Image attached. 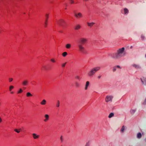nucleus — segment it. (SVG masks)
<instances>
[{
    "label": "nucleus",
    "mask_w": 146,
    "mask_h": 146,
    "mask_svg": "<svg viewBox=\"0 0 146 146\" xmlns=\"http://www.w3.org/2000/svg\"><path fill=\"white\" fill-rule=\"evenodd\" d=\"M21 130V129H19V130H18L17 129H15L14 130L15 131L19 133H20V130Z\"/></svg>",
    "instance_id": "29"
},
{
    "label": "nucleus",
    "mask_w": 146,
    "mask_h": 146,
    "mask_svg": "<svg viewBox=\"0 0 146 146\" xmlns=\"http://www.w3.org/2000/svg\"><path fill=\"white\" fill-rule=\"evenodd\" d=\"M61 146H62V145H61Z\"/></svg>",
    "instance_id": "48"
},
{
    "label": "nucleus",
    "mask_w": 146,
    "mask_h": 146,
    "mask_svg": "<svg viewBox=\"0 0 146 146\" xmlns=\"http://www.w3.org/2000/svg\"><path fill=\"white\" fill-rule=\"evenodd\" d=\"M45 119L44 120V121L46 122L48 121L49 118V115L48 114H45L44 116Z\"/></svg>",
    "instance_id": "11"
},
{
    "label": "nucleus",
    "mask_w": 146,
    "mask_h": 146,
    "mask_svg": "<svg viewBox=\"0 0 146 146\" xmlns=\"http://www.w3.org/2000/svg\"><path fill=\"white\" fill-rule=\"evenodd\" d=\"M60 106V102L59 100H58L57 101V103L56 104V106L57 107H58Z\"/></svg>",
    "instance_id": "28"
},
{
    "label": "nucleus",
    "mask_w": 146,
    "mask_h": 146,
    "mask_svg": "<svg viewBox=\"0 0 146 146\" xmlns=\"http://www.w3.org/2000/svg\"><path fill=\"white\" fill-rule=\"evenodd\" d=\"M87 40L85 38H80V41L78 43H80L82 45L86 43Z\"/></svg>",
    "instance_id": "6"
},
{
    "label": "nucleus",
    "mask_w": 146,
    "mask_h": 146,
    "mask_svg": "<svg viewBox=\"0 0 146 146\" xmlns=\"http://www.w3.org/2000/svg\"><path fill=\"white\" fill-rule=\"evenodd\" d=\"M70 3L71 4H73L74 3V1L73 0H69Z\"/></svg>",
    "instance_id": "39"
},
{
    "label": "nucleus",
    "mask_w": 146,
    "mask_h": 146,
    "mask_svg": "<svg viewBox=\"0 0 146 146\" xmlns=\"http://www.w3.org/2000/svg\"><path fill=\"white\" fill-rule=\"evenodd\" d=\"M2 121V119L0 117V123H1Z\"/></svg>",
    "instance_id": "44"
},
{
    "label": "nucleus",
    "mask_w": 146,
    "mask_h": 146,
    "mask_svg": "<svg viewBox=\"0 0 146 146\" xmlns=\"http://www.w3.org/2000/svg\"><path fill=\"white\" fill-rule=\"evenodd\" d=\"M141 134L140 133H139L137 135V137L138 138H140L141 137Z\"/></svg>",
    "instance_id": "23"
},
{
    "label": "nucleus",
    "mask_w": 146,
    "mask_h": 146,
    "mask_svg": "<svg viewBox=\"0 0 146 146\" xmlns=\"http://www.w3.org/2000/svg\"><path fill=\"white\" fill-rule=\"evenodd\" d=\"M23 92V90L22 89L20 88L19 89V90L18 92L17 93L18 94H19L22 93Z\"/></svg>",
    "instance_id": "31"
},
{
    "label": "nucleus",
    "mask_w": 146,
    "mask_h": 146,
    "mask_svg": "<svg viewBox=\"0 0 146 146\" xmlns=\"http://www.w3.org/2000/svg\"><path fill=\"white\" fill-rule=\"evenodd\" d=\"M102 77V75H99L98 77V79H100L101 77Z\"/></svg>",
    "instance_id": "42"
},
{
    "label": "nucleus",
    "mask_w": 146,
    "mask_h": 146,
    "mask_svg": "<svg viewBox=\"0 0 146 146\" xmlns=\"http://www.w3.org/2000/svg\"><path fill=\"white\" fill-rule=\"evenodd\" d=\"M27 96V97L32 96V95L30 92H27L26 94Z\"/></svg>",
    "instance_id": "24"
},
{
    "label": "nucleus",
    "mask_w": 146,
    "mask_h": 146,
    "mask_svg": "<svg viewBox=\"0 0 146 146\" xmlns=\"http://www.w3.org/2000/svg\"><path fill=\"white\" fill-rule=\"evenodd\" d=\"M114 115V114L113 113H111L108 116V117L109 118H111L112 117H113Z\"/></svg>",
    "instance_id": "22"
},
{
    "label": "nucleus",
    "mask_w": 146,
    "mask_h": 146,
    "mask_svg": "<svg viewBox=\"0 0 146 146\" xmlns=\"http://www.w3.org/2000/svg\"><path fill=\"white\" fill-rule=\"evenodd\" d=\"M143 104L144 105H146V98L144 102L143 103Z\"/></svg>",
    "instance_id": "41"
},
{
    "label": "nucleus",
    "mask_w": 146,
    "mask_h": 146,
    "mask_svg": "<svg viewBox=\"0 0 146 146\" xmlns=\"http://www.w3.org/2000/svg\"><path fill=\"white\" fill-rule=\"evenodd\" d=\"M135 111V110H130V112L132 114L134 113Z\"/></svg>",
    "instance_id": "30"
},
{
    "label": "nucleus",
    "mask_w": 146,
    "mask_h": 146,
    "mask_svg": "<svg viewBox=\"0 0 146 146\" xmlns=\"http://www.w3.org/2000/svg\"><path fill=\"white\" fill-rule=\"evenodd\" d=\"M145 57L146 58V54H145Z\"/></svg>",
    "instance_id": "47"
},
{
    "label": "nucleus",
    "mask_w": 146,
    "mask_h": 146,
    "mask_svg": "<svg viewBox=\"0 0 146 146\" xmlns=\"http://www.w3.org/2000/svg\"><path fill=\"white\" fill-rule=\"evenodd\" d=\"M124 14H127L129 12V10L127 8H124Z\"/></svg>",
    "instance_id": "19"
},
{
    "label": "nucleus",
    "mask_w": 146,
    "mask_h": 146,
    "mask_svg": "<svg viewBox=\"0 0 146 146\" xmlns=\"http://www.w3.org/2000/svg\"><path fill=\"white\" fill-rule=\"evenodd\" d=\"M125 129V128L124 126H122L121 129V131L122 132H123L124 131Z\"/></svg>",
    "instance_id": "25"
},
{
    "label": "nucleus",
    "mask_w": 146,
    "mask_h": 146,
    "mask_svg": "<svg viewBox=\"0 0 146 146\" xmlns=\"http://www.w3.org/2000/svg\"><path fill=\"white\" fill-rule=\"evenodd\" d=\"M116 67V68H121L120 66L119 65H117Z\"/></svg>",
    "instance_id": "43"
},
{
    "label": "nucleus",
    "mask_w": 146,
    "mask_h": 146,
    "mask_svg": "<svg viewBox=\"0 0 146 146\" xmlns=\"http://www.w3.org/2000/svg\"><path fill=\"white\" fill-rule=\"evenodd\" d=\"M90 144L89 142H87L86 143L85 146H90Z\"/></svg>",
    "instance_id": "40"
},
{
    "label": "nucleus",
    "mask_w": 146,
    "mask_h": 146,
    "mask_svg": "<svg viewBox=\"0 0 146 146\" xmlns=\"http://www.w3.org/2000/svg\"><path fill=\"white\" fill-rule=\"evenodd\" d=\"M71 45L70 44L68 43L67 44L65 45L66 48V49H69L71 48Z\"/></svg>",
    "instance_id": "16"
},
{
    "label": "nucleus",
    "mask_w": 146,
    "mask_h": 146,
    "mask_svg": "<svg viewBox=\"0 0 146 146\" xmlns=\"http://www.w3.org/2000/svg\"><path fill=\"white\" fill-rule=\"evenodd\" d=\"M11 93L12 94H13V92H11Z\"/></svg>",
    "instance_id": "45"
},
{
    "label": "nucleus",
    "mask_w": 146,
    "mask_h": 146,
    "mask_svg": "<svg viewBox=\"0 0 146 146\" xmlns=\"http://www.w3.org/2000/svg\"><path fill=\"white\" fill-rule=\"evenodd\" d=\"M125 48L123 47L117 50V52L111 55L112 58L115 59H119L121 57L124 56L126 52H124Z\"/></svg>",
    "instance_id": "1"
},
{
    "label": "nucleus",
    "mask_w": 146,
    "mask_h": 146,
    "mask_svg": "<svg viewBox=\"0 0 146 146\" xmlns=\"http://www.w3.org/2000/svg\"><path fill=\"white\" fill-rule=\"evenodd\" d=\"M29 83V82L27 80H24L22 82V84L23 86H27Z\"/></svg>",
    "instance_id": "9"
},
{
    "label": "nucleus",
    "mask_w": 146,
    "mask_h": 146,
    "mask_svg": "<svg viewBox=\"0 0 146 146\" xmlns=\"http://www.w3.org/2000/svg\"><path fill=\"white\" fill-rule=\"evenodd\" d=\"M87 24L88 26L91 27H92L93 25H94L95 24V23L94 22H92L91 23L87 22Z\"/></svg>",
    "instance_id": "17"
},
{
    "label": "nucleus",
    "mask_w": 146,
    "mask_h": 146,
    "mask_svg": "<svg viewBox=\"0 0 146 146\" xmlns=\"http://www.w3.org/2000/svg\"><path fill=\"white\" fill-rule=\"evenodd\" d=\"M74 16L76 18H81L82 17V15L81 13H75Z\"/></svg>",
    "instance_id": "8"
},
{
    "label": "nucleus",
    "mask_w": 146,
    "mask_h": 146,
    "mask_svg": "<svg viewBox=\"0 0 146 146\" xmlns=\"http://www.w3.org/2000/svg\"><path fill=\"white\" fill-rule=\"evenodd\" d=\"M50 61L52 62H53V63H54L55 62H56V61L54 59V58H52V59H51L50 60Z\"/></svg>",
    "instance_id": "33"
},
{
    "label": "nucleus",
    "mask_w": 146,
    "mask_h": 146,
    "mask_svg": "<svg viewBox=\"0 0 146 146\" xmlns=\"http://www.w3.org/2000/svg\"><path fill=\"white\" fill-rule=\"evenodd\" d=\"M81 28V26L79 24L76 25L74 27V29L75 30H78L80 29Z\"/></svg>",
    "instance_id": "14"
},
{
    "label": "nucleus",
    "mask_w": 146,
    "mask_h": 146,
    "mask_svg": "<svg viewBox=\"0 0 146 146\" xmlns=\"http://www.w3.org/2000/svg\"><path fill=\"white\" fill-rule=\"evenodd\" d=\"M116 70V66L114 67L113 68V71L114 72Z\"/></svg>",
    "instance_id": "36"
},
{
    "label": "nucleus",
    "mask_w": 146,
    "mask_h": 146,
    "mask_svg": "<svg viewBox=\"0 0 146 146\" xmlns=\"http://www.w3.org/2000/svg\"><path fill=\"white\" fill-rule=\"evenodd\" d=\"M88 0H84V1H88Z\"/></svg>",
    "instance_id": "46"
},
{
    "label": "nucleus",
    "mask_w": 146,
    "mask_h": 146,
    "mask_svg": "<svg viewBox=\"0 0 146 146\" xmlns=\"http://www.w3.org/2000/svg\"><path fill=\"white\" fill-rule=\"evenodd\" d=\"M100 69L99 66L95 67L91 69L87 73L88 75L90 77L93 76L96 72L99 71Z\"/></svg>",
    "instance_id": "3"
},
{
    "label": "nucleus",
    "mask_w": 146,
    "mask_h": 146,
    "mask_svg": "<svg viewBox=\"0 0 146 146\" xmlns=\"http://www.w3.org/2000/svg\"><path fill=\"white\" fill-rule=\"evenodd\" d=\"M141 80L142 83L144 85H146V78L144 77H142L141 78Z\"/></svg>",
    "instance_id": "12"
},
{
    "label": "nucleus",
    "mask_w": 146,
    "mask_h": 146,
    "mask_svg": "<svg viewBox=\"0 0 146 146\" xmlns=\"http://www.w3.org/2000/svg\"><path fill=\"white\" fill-rule=\"evenodd\" d=\"M67 54V53L66 52H65L62 53V55L63 56L65 57Z\"/></svg>",
    "instance_id": "26"
},
{
    "label": "nucleus",
    "mask_w": 146,
    "mask_h": 146,
    "mask_svg": "<svg viewBox=\"0 0 146 146\" xmlns=\"http://www.w3.org/2000/svg\"><path fill=\"white\" fill-rule=\"evenodd\" d=\"M132 66L136 69H139L141 68L140 66L138 64H133L132 65Z\"/></svg>",
    "instance_id": "10"
},
{
    "label": "nucleus",
    "mask_w": 146,
    "mask_h": 146,
    "mask_svg": "<svg viewBox=\"0 0 146 146\" xmlns=\"http://www.w3.org/2000/svg\"><path fill=\"white\" fill-rule=\"evenodd\" d=\"M9 82H11L13 81V78H9Z\"/></svg>",
    "instance_id": "38"
},
{
    "label": "nucleus",
    "mask_w": 146,
    "mask_h": 146,
    "mask_svg": "<svg viewBox=\"0 0 146 146\" xmlns=\"http://www.w3.org/2000/svg\"><path fill=\"white\" fill-rule=\"evenodd\" d=\"M75 85L76 87L78 88L79 87L80 84L77 82H76L75 83Z\"/></svg>",
    "instance_id": "27"
},
{
    "label": "nucleus",
    "mask_w": 146,
    "mask_h": 146,
    "mask_svg": "<svg viewBox=\"0 0 146 146\" xmlns=\"http://www.w3.org/2000/svg\"><path fill=\"white\" fill-rule=\"evenodd\" d=\"M66 64V62L64 63L63 64H62V67H64L65 66Z\"/></svg>",
    "instance_id": "37"
},
{
    "label": "nucleus",
    "mask_w": 146,
    "mask_h": 146,
    "mask_svg": "<svg viewBox=\"0 0 146 146\" xmlns=\"http://www.w3.org/2000/svg\"><path fill=\"white\" fill-rule=\"evenodd\" d=\"M125 48L123 47L117 50V52L111 55L112 58L115 59H119L121 57L124 56L126 52H124Z\"/></svg>",
    "instance_id": "2"
},
{
    "label": "nucleus",
    "mask_w": 146,
    "mask_h": 146,
    "mask_svg": "<svg viewBox=\"0 0 146 146\" xmlns=\"http://www.w3.org/2000/svg\"><path fill=\"white\" fill-rule=\"evenodd\" d=\"M113 96H106L105 100L106 102H111L112 101V99L113 98Z\"/></svg>",
    "instance_id": "5"
},
{
    "label": "nucleus",
    "mask_w": 146,
    "mask_h": 146,
    "mask_svg": "<svg viewBox=\"0 0 146 146\" xmlns=\"http://www.w3.org/2000/svg\"><path fill=\"white\" fill-rule=\"evenodd\" d=\"M64 22V21L62 19H60L57 22V23L60 25H62V23Z\"/></svg>",
    "instance_id": "18"
},
{
    "label": "nucleus",
    "mask_w": 146,
    "mask_h": 146,
    "mask_svg": "<svg viewBox=\"0 0 146 146\" xmlns=\"http://www.w3.org/2000/svg\"><path fill=\"white\" fill-rule=\"evenodd\" d=\"M46 19L45 20V25H44V27H47V20L48 17V15L47 14H46Z\"/></svg>",
    "instance_id": "13"
},
{
    "label": "nucleus",
    "mask_w": 146,
    "mask_h": 146,
    "mask_svg": "<svg viewBox=\"0 0 146 146\" xmlns=\"http://www.w3.org/2000/svg\"><path fill=\"white\" fill-rule=\"evenodd\" d=\"M14 88V87L12 86H11L9 87V90L10 91H11Z\"/></svg>",
    "instance_id": "34"
},
{
    "label": "nucleus",
    "mask_w": 146,
    "mask_h": 146,
    "mask_svg": "<svg viewBox=\"0 0 146 146\" xmlns=\"http://www.w3.org/2000/svg\"><path fill=\"white\" fill-rule=\"evenodd\" d=\"M60 140L61 142H62L63 141V139L62 136H61L60 137Z\"/></svg>",
    "instance_id": "35"
},
{
    "label": "nucleus",
    "mask_w": 146,
    "mask_h": 146,
    "mask_svg": "<svg viewBox=\"0 0 146 146\" xmlns=\"http://www.w3.org/2000/svg\"><path fill=\"white\" fill-rule=\"evenodd\" d=\"M141 40H143L145 39V36L142 34L141 36Z\"/></svg>",
    "instance_id": "21"
},
{
    "label": "nucleus",
    "mask_w": 146,
    "mask_h": 146,
    "mask_svg": "<svg viewBox=\"0 0 146 146\" xmlns=\"http://www.w3.org/2000/svg\"><path fill=\"white\" fill-rule=\"evenodd\" d=\"M32 135L33 138L35 139H38L40 137V135H37L36 133H33Z\"/></svg>",
    "instance_id": "7"
},
{
    "label": "nucleus",
    "mask_w": 146,
    "mask_h": 146,
    "mask_svg": "<svg viewBox=\"0 0 146 146\" xmlns=\"http://www.w3.org/2000/svg\"><path fill=\"white\" fill-rule=\"evenodd\" d=\"M90 84V82L89 81H87L86 83L85 87V90H87L88 89V87Z\"/></svg>",
    "instance_id": "15"
},
{
    "label": "nucleus",
    "mask_w": 146,
    "mask_h": 146,
    "mask_svg": "<svg viewBox=\"0 0 146 146\" xmlns=\"http://www.w3.org/2000/svg\"><path fill=\"white\" fill-rule=\"evenodd\" d=\"M46 101L45 100H43L40 102V104L42 105H44L46 104Z\"/></svg>",
    "instance_id": "20"
},
{
    "label": "nucleus",
    "mask_w": 146,
    "mask_h": 146,
    "mask_svg": "<svg viewBox=\"0 0 146 146\" xmlns=\"http://www.w3.org/2000/svg\"><path fill=\"white\" fill-rule=\"evenodd\" d=\"M77 46L79 50L83 54H85L87 53V52L83 45L80 44V43H78Z\"/></svg>",
    "instance_id": "4"
},
{
    "label": "nucleus",
    "mask_w": 146,
    "mask_h": 146,
    "mask_svg": "<svg viewBox=\"0 0 146 146\" xmlns=\"http://www.w3.org/2000/svg\"><path fill=\"white\" fill-rule=\"evenodd\" d=\"M75 78L76 79L78 80H80V77L78 76H75Z\"/></svg>",
    "instance_id": "32"
}]
</instances>
